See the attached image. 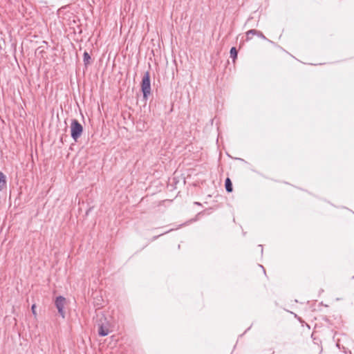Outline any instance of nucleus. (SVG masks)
<instances>
[{
	"label": "nucleus",
	"mask_w": 354,
	"mask_h": 354,
	"mask_svg": "<svg viewBox=\"0 0 354 354\" xmlns=\"http://www.w3.org/2000/svg\"><path fill=\"white\" fill-rule=\"evenodd\" d=\"M65 298L59 296L57 297L55 299V306L56 308L58 310V313L60 314V315L64 318L65 317V313L64 310V305H65Z\"/></svg>",
	"instance_id": "3"
},
{
	"label": "nucleus",
	"mask_w": 354,
	"mask_h": 354,
	"mask_svg": "<svg viewBox=\"0 0 354 354\" xmlns=\"http://www.w3.org/2000/svg\"><path fill=\"white\" fill-rule=\"evenodd\" d=\"M225 189L227 192H232V184L229 178H226L225 180Z\"/></svg>",
	"instance_id": "6"
},
{
	"label": "nucleus",
	"mask_w": 354,
	"mask_h": 354,
	"mask_svg": "<svg viewBox=\"0 0 354 354\" xmlns=\"http://www.w3.org/2000/svg\"><path fill=\"white\" fill-rule=\"evenodd\" d=\"M90 59H91V56L86 51H85L84 53V55H83V61H84V64L85 66H87L90 64Z\"/></svg>",
	"instance_id": "7"
},
{
	"label": "nucleus",
	"mask_w": 354,
	"mask_h": 354,
	"mask_svg": "<svg viewBox=\"0 0 354 354\" xmlns=\"http://www.w3.org/2000/svg\"><path fill=\"white\" fill-rule=\"evenodd\" d=\"M251 35H256V36H258L262 39H266V37L263 35V34L260 32V31H258L257 30H254V29H252V30H248L247 32H246V36H247V39L249 40L252 37H251Z\"/></svg>",
	"instance_id": "4"
},
{
	"label": "nucleus",
	"mask_w": 354,
	"mask_h": 354,
	"mask_svg": "<svg viewBox=\"0 0 354 354\" xmlns=\"http://www.w3.org/2000/svg\"><path fill=\"white\" fill-rule=\"evenodd\" d=\"M141 89L143 93V97L145 100H147L149 95L151 93V82L149 72L145 73L142 77L141 83Z\"/></svg>",
	"instance_id": "1"
},
{
	"label": "nucleus",
	"mask_w": 354,
	"mask_h": 354,
	"mask_svg": "<svg viewBox=\"0 0 354 354\" xmlns=\"http://www.w3.org/2000/svg\"><path fill=\"white\" fill-rule=\"evenodd\" d=\"M238 51L235 47L230 49V57L234 61L237 57Z\"/></svg>",
	"instance_id": "8"
},
{
	"label": "nucleus",
	"mask_w": 354,
	"mask_h": 354,
	"mask_svg": "<svg viewBox=\"0 0 354 354\" xmlns=\"http://www.w3.org/2000/svg\"><path fill=\"white\" fill-rule=\"evenodd\" d=\"M35 308H36V306H35V304H33V305L32 306V307H31V310H32V313H33L35 315H36Z\"/></svg>",
	"instance_id": "9"
},
{
	"label": "nucleus",
	"mask_w": 354,
	"mask_h": 354,
	"mask_svg": "<svg viewBox=\"0 0 354 354\" xmlns=\"http://www.w3.org/2000/svg\"><path fill=\"white\" fill-rule=\"evenodd\" d=\"M82 131V125L77 120H73L71 124V133L72 138L75 141H77V139L81 136Z\"/></svg>",
	"instance_id": "2"
},
{
	"label": "nucleus",
	"mask_w": 354,
	"mask_h": 354,
	"mask_svg": "<svg viewBox=\"0 0 354 354\" xmlns=\"http://www.w3.org/2000/svg\"><path fill=\"white\" fill-rule=\"evenodd\" d=\"M110 330L109 328L104 325H100L98 330V334L100 336H106L109 334Z\"/></svg>",
	"instance_id": "5"
}]
</instances>
